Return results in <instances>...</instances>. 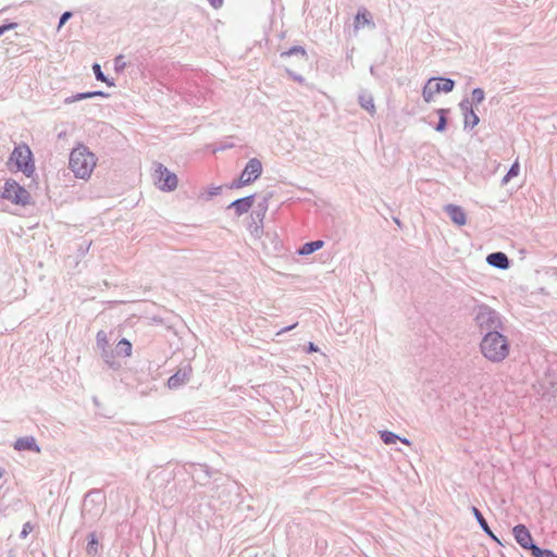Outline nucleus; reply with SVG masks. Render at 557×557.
<instances>
[{
  "label": "nucleus",
  "instance_id": "1",
  "mask_svg": "<svg viewBox=\"0 0 557 557\" xmlns=\"http://www.w3.org/2000/svg\"><path fill=\"white\" fill-rule=\"evenodd\" d=\"M509 349V342L500 331L485 333L480 343L482 355L487 360L496 363L507 358Z\"/></svg>",
  "mask_w": 557,
  "mask_h": 557
},
{
  "label": "nucleus",
  "instance_id": "2",
  "mask_svg": "<svg viewBox=\"0 0 557 557\" xmlns=\"http://www.w3.org/2000/svg\"><path fill=\"white\" fill-rule=\"evenodd\" d=\"M96 163V156L85 145H78L70 153L69 168L76 178L88 180Z\"/></svg>",
  "mask_w": 557,
  "mask_h": 557
},
{
  "label": "nucleus",
  "instance_id": "3",
  "mask_svg": "<svg viewBox=\"0 0 557 557\" xmlns=\"http://www.w3.org/2000/svg\"><path fill=\"white\" fill-rule=\"evenodd\" d=\"M474 321L481 332H496L503 329L500 314L492 307L481 304L473 308Z\"/></svg>",
  "mask_w": 557,
  "mask_h": 557
},
{
  "label": "nucleus",
  "instance_id": "4",
  "mask_svg": "<svg viewBox=\"0 0 557 557\" xmlns=\"http://www.w3.org/2000/svg\"><path fill=\"white\" fill-rule=\"evenodd\" d=\"M106 497L100 490L88 491L82 505V518L86 522H95L103 513Z\"/></svg>",
  "mask_w": 557,
  "mask_h": 557
},
{
  "label": "nucleus",
  "instance_id": "5",
  "mask_svg": "<svg viewBox=\"0 0 557 557\" xmlns=\"http://www.w3.org/2000/svg\"><path fill=\"white\" fill-rule=\"evenodd\" d=\"M9 163H14L16 170L23 172L27 177L35 172L33 152L26 144L15 146L9 158Z\"/></svg>",
  "mask_w": 557,
  "mask_h": 557
},
{
  "label": "nucleus",
  "instance_id": "6",
  "mask_svg": "<svg viewBox=\"0 0 557 557\" xmlns=\"http://www.w3.org/2000/svg\"><path fill=\"white\" fill-rule=\"evenodd\" d=\"M1 198L10 200L11 202L20 206H26L30 203L29 191L21 186L14 180H8L4 183Z\"/></svg>",
  "mask_w": 557,
  "mask_h": 557
},
{
  "label": "nucleus",
  "instance_id": "7",
  "mask_svg": "<svg viewBox=\"0 0 557 557\" xmlns=\"http://www.w3.org/2000/svg\"><path fill=\"white\" fill-rule=\"evenodd\" d=\"M455 87V81L447 77L430 78L422 90V97L425 102H431L437 92H450Z\"/></svg>",
  "mask_w": 557,
  "mask_h": 557
},
{
  "label": "nucleus",
  "instance_id": "8",
  "mask_svg": "<svg viewBox=\"0 0 557 557\" xmlns=\"http://www.w3.org/2000/svg\"><path fill=\"white\" fill-rule=\"evenodd\" d=\"M261 173H262L261 161L257 158H252L246 163L238 181L234 182L232 184V187L239 188V187L249 185L252 182H255L257 178H259Z\"/></svg>",
  "mask_w": 557,
  "mask_h": 557
},
{
  "label": "nucleus",
  "instance_id": "9",
  "mask_svg": "<svg viewBox=\"0 0 557 557\" xmlns=\"http://www.w3.org/2000/svg\"><path fill=\"white\" fill-rule=\"evenodd\" d=\"M177 176L170 172L168 168L159 163L156 168L154 184L162 191H172L177 187Z\"/></svg>",
  "mask_w": 557,
  "mask_h": 557
},
{
  "label": "nucleus",
  "instance_id": "10",
  "mask_svg": "<svg viewBox=\"0 0 557 557\" xmlns=\"http://www.w3.org/2000/svg\"><path fill=\"white\" fill-rule=\"evenodd\" d=\"M96 344L97 348L101 352V357L103 361L111 368V369H119L121 367L120 362L115 360L114 351L110 348L108 335L104 331H99L96 335Z\"/></svg>",
  "mask_w": 557,
  "mask_h": 557
},
{
  "label": "nucleus",
  "instance_id": "11",
  "mask_svg": "<svg viewBox=\"0 0 557 557\" xmlns=\"http://www.w3.org/2000/svg\"><path fill=\"white\" fill-rule=\"evenodd\" d=\"M512 534L516 542L527 550H532L536 546L533 542L532 535L524 524H517L512 529Z\"/></svg>",
  "mask_w": 557,
  "mask_h": 557
},
{
  "label": "nucleus",
  "instance_id": "12",
  "mask_svg": "<svg viewBox=\"0 0 557 557\" xmlns=\"http://www.w3.org/2000/svg\"><path fill=\"white\" fill-rule=\"evenodd\" d=\"M193 374V369L189 364L180 368L168 380V387L170 389H176L186 384Z\"/></svg>",
  "mask_w": 557,
  "mask_h": 557
},
{
  "label": "nucleus",
  "instance_id": "13",
  "mask_svg": "<svg viewBox=\"0 0 557 557\" xmlns=\"http://www.w3.org/2000/svg\"><path fill=\"white\" fill-rule=\"evenodd\" d=\"M459 107L463 114V127L465 129H472L480 122L478 114L474 112L472 108V103L469 99H462L459 103Z\"/></svg>",
  "mask_w": 557,
  "mask_h": 557
},
{
  "label": "nucleus",
  "instance_id": "14",
  "mask_svg": "<svg viewBox=\"0 0 557 557\" xmlns=\"http://www.w3.org/2000/svg\"><path fill=\"white\" fill-rule=\"evenodd\" d=\"M256 195H249L243 198H238L234 201H232L227 209H234L235 214L237 216H242L243 214L247 213L251 207L253 206Z\"/></svg>",
  "mask_w": 557,
  "mask_h": 557
},
{
  "label": "nucleus",
  "instance_id": "15",
  "mask_svg": "<svg viewBox=\"0 0 557 557\" xmlns=\"http://www.w3.org/2000/svg\"><path fill=\"white\" fill-rule=\"evenodd\" d=\"M13 448L17 451L28 450L35 454H39L41 451L40 446L37 444V441L33 435L18 437L14 442Z\"/></svg>",
  "mask_w": 557,
  "mask_h": 557
},
{
  "label": "nucleus",
  "instance_id": "16",
  "mask_svg": "<svg viewBox=\"0 0 557 557\" xmlns=\"http://www.w3.org/2000/svg\"><path fill=\"white\" fill-rule=\"evenodd\" d=\"M265 213V211L255 208L250 214L252 222L249 224V230L256 237H260L263 234V220Z\"/></svg>",
  "mask_w": 557,
  "mask_h": 557
},
{
  "label": "nucleus",
  "instance_id": "17",
  "mask_svg": "<svg viewBox=\"0 0 557 557\" xmlns=\"http://www.w3.org/2000/svg\"><path fill=\"white\" fill-rule=\"evenodd\" d=\"M444 211L448 214L450 220L458 226H462L467 223V215L465 210L457 205H446Z\"/></svg>",
  "mask_w": 557,
  "mask_h": 557
},
{
  "label": "nucleus",
  "instance_id": "18",
  "mask_svg": "<svg viewBox=\"0 0 557 557\" xmlns=\"http://www.w3.org/2000/svg\"><path fill=\"white\" fill-rule=\"evenodd\" d=\"M486 262L494 268L499 270H506L510 265V260L505 252L496 251L492 252L486 257Z\"/></svg>",
  "mask_w": 557,
  "mask_h": 557
},
{
  "label": "nucleus",
  "instance_id": "19",
  "mask_svg": "<svg viewBox=\"0 0 557 557\" xmlns=\"http://www.w3.org/2000/svg\"><path fill=\"white\" fill-rule=\"evenodd\" d=\"M471 511L475 518V520L478 521L479 525L481 527V529L483 530V532L488 536L491 537L493 541H495L498 545H503V543L500 542V540L493 533V531L491 530V528L488 527L487 524V521L485 520V518L483 517L482 512L475 507V506H472L471 507Z\"/></svg>",
  "mask_w": 557,
  "mask_h": 557
},
{
  "label": "nucleus",
  "instance_id": "20",
  "mask_svg": "<svg viewBox=\"0 0 557 557\" xmlns=\"http://www.w3.org/2000/svg\"><path fill=\"white\" fill-rule=\"evenodd\" d=\"M238 485L236 482L227 481L225 484L216 487V495L219 498L230 497L231 494H234L236 497L238 496ZM223 502H232L231 498L224 499Z\"/></svg>",
  "mask_w": 557,
  "mask_h": 557
},
{
  "label": "nucleus",
  "instance_id": "21",
  "mask_svg": "<svg viewBox=\"0 0 557 557\" xmlns=\"http://www.w3.org/2000/svg\"><path fill=\"white\" fill-rule=\"evenodd\" d=\"M358 103L362 109L369 112L372 116L375 114L374 99L371 92L362 90L358 96Z\"/></svg>",
  "mask_w": 557,
  "mask_h": 557
},
{
  "label": "nucleus",
  "instance_id": "22",
  "mask_svg": "<svg viewBox=\"0 0 557 557\" xmlns=\"http://www.w3.org/2000/svg\"><path fill=\"white\" fill-rule=\"evenodd\" d=\"M324 245L323 240H312L304 244L298 252L299 255L307 256L315 252L317 250L321 249Z\"/></svg>",
  "mask_w": 557,
  "mask_h": 557
},
{
  "label": "nucleus",
  "instance_id": "23",
  "mask_svg": "<svg viewBox=\"0 0 557 557\" xmlns=\"http://www.w3.org/2000/svg\"><path fill=\"white\" fill-rule=\"evenodd\" d=\"M448 112H449L448 109H437L436 110V113L438 114V122L434 127V129L436 132L443 133L446 129Z\"/></svg>",
  "mask_w": 557,
  "mask_h": 557
},
{
  "label": "nucleus",
  "instance_id": "24",
  "mask_svg": "<svg viewBox=\"0 0 557 557\" xmlns=\"http://www.w3.org/2000/svg\"><path fill=\"white\" fill-rule=\"evenodd\" d=\"M116 355L129 357L132 355V344L128 339L122 338L115 347Z\"/></svg>",
  "mask_w": 557,
  "mask_h": 557
},
{
  "label": "nucleus",
  "instance_id": "25",
  "mask_svg": "<svg viewBox=\"0 0 557 557\" xmlns=\"http://www.w3.org/2000/svg\"><path fill=\"white\" fill-rule=\"evenodd\" d=\"M98 547H99V542L97 540L96 533L92 532L88 535V543H87L86 552L88 555L95 556L98 554Z\"/></svg>",
  "mask_w": 557,
  "mask_h": 557
},
{
  "label": "nucleus",
  "instance_id": "26",
  "mask_svg": "<svg viewBox=\"0 0 557 557\" xmlns=\"http://www.w3.org/2000/svg\"><path fill=\"white\" fill-rule=\"evenodd\" d=\"M92 71H94V74H95L97 81L103 82L108 86H114V82L112 79H109V77L104 75V73L101 70L100 64L94 63Z\"/></svg>",
  "mask_w": 557,
  "mask_h": 557
},
{
  "label": "nucleus",
  "instance_id": "27",
  "mask_svg": "<svg viewBox=\"0 0 557 557\" xmlns=\"http://www.w3.org/2000/svg\"><path fill=\"white\" fill-rule=\"evenodd\" d=\"M292 55H300L301 58H306L307 52L302 46H293L288 50L281 52V58H288Z\"/></svg>",
  "mask_w": 557,
  "mask_h": 557
},
{
  "label": "nucleus",
  "instance_id": "28",
  "mask_svg": "<svg viewBox=\"0 0 557 557\" xmlns=\"http://www.w3.org/2000/svg\"><path fill=\"white\" fill-rule=\"evenodd\" d=\"M171 480H173V475L171 472H168V471H160L158 472L154 476H153V481H154V491H157V486H158V483L163 484V483H169Z\"/></svg>",
  "mask_w": 557,
  "mask_h": 557
},
{
  "label": "nucleus",
  "instance_id": "29",
  "mask_svg": "<svg viewBox=\"0 0 557 557\" xmlns=\"http://www.w3.org/2000/svg\"><path fill=\"white\" fill-rule=\"evenodd\" d=\"M380 437L382 442L386 445L395 444L399 440V436L397 434L387 430L380 431Z\"/></svg>",
  "mask_w": 557,
  "mask_h": 557
},
{
  "label": "nucleus",
  "instance_id": "30",
  "mask_svg": "<svg viewBox=\"0 0 557 557\" xmlns=\"http://www.w3.org/2000/svg\"><path fill=\"white\" fill-rule=\"evenodd\" d=\"M520 171V165L518 161L513 162L508 170L507 174L503 177L502 184H507L512 177L517 176Z\"/></svg>",
  "mask_w": 557,
  "mask_h": 557
},
{
  "label": "nucleus",
  "instance_id": "31",
  "mask_svg": "<svg viewBox=\"0 0 557 557\" xmlns=\"http://www.w3.org/2000/svg\"><path fill=\"white\" fill-rule=\"evenodd\" d=\"M533 557H555V553L550 549L541 548L537 545L531 550Z\"/></svg>",
  "mask_w": 557,
  "mask_h": 557
},
{
  "label": "nucleus",
  "instance_id": "32",
  "mask_svg": "<svg viewBox=\"0 0 557 557\" xmlns=\"http://www.w3.org/2000/svg\"><path fill=\"white\" fill-rule=\"evenodd\" d=\"M89 98H91V92L90 91L78 92L76 95L67 97L64 102L65 103H73V102H76V101H79V100H84V99H89Z\"/></svg>",
  "mask_w": 557,
  "mask_h": 557
},
{
  "label": "nucleus",
  "instance_id": "33",
  "mask_svg": "<svg viewBox=\"0 0 557 557\" xmlns=\"http://www.w3.org/2000/svg\"><path fill=\"white\" fill-rule=\"evenodd\" d=\"M471 96H472V102L475 103V104H479V103H481L484 100L485 92H484V90L482 88L478 87V88H474L472 90Z\"/></svg>",
  "mask_w": 557,
  "mask_h": 557
},
{
  "label": "nucleus",
  "instance_id": "34",
  "mask_svg": "<svg viewBox=\"0 0 557 557\" xmlns=\"http://www.w3.org/2000/svg\"><path fill=\"white\" fill-rule=\"evenodd\" d=\"M126 66V63L124 61V57L123 55H117L115 57L114 59V69L116 72H120V71H123Z\"/></svg>",
  "mask_w": 557,
  "mask_h": 557
},
{
  "label": "nucleus",
  "instance_id": "35",
  "mask_svg": "<svg viewBox=\"0 0 557 557\" xmlns=\"http://www.w3.org/2000/svg\"><path fill=\"white\" fill-rule=\"evenodd\" d=\"M355 22L356 24L362 22L363 24H368L370 23V18L368 17V13L364 11V12H358L357 15H356V18H355ZM358 27V25H356V28Z\"/></svg>",
  "mask_w": 557,
  "mask_h": 557
},
{
  "label": "nucleus",
  "instance_id": "36",
  "mask_svg": "<svg viewBox=\"0 0 557 557\" xmlns=\"http://www.w3.org/2000/svg\"><path fill=\"white\" fill-rule=\"evenodd\" d=\"M33 529H34V527L29 521L25 522L23 524L22 531L20 533V537L25 539L33 531Z\"/></svg>",
  "mask_w": 557,
  "mask_h": 557
},
{
  "label": "nucleus",
  "instance_id": "37",
  "mask_svg": "<svg viewBox=\"0 0 557 557\" xmlns=\"http://www.w3.org/2000/svg\"><path fill=\"white\" fill-rule=\"evenodd\" d=\"M271 195L264 196L256 206L257 209H261L263 211H268L269 208V200Z\"/></svg>",
  "mask_w": 557,
  "mask_h": 557
},
{
  "label": "nucleus",
  "instance_id": "38",
  "mask_svg": "<svg viewBox=\"0 0 557 557\" xmlns=\"http://www.w3.org/2000/svg\"><path fill=\"white\" fill-rule=\"evenodd\" d=\"M198 470L202 471L206 478L211 476L210 468L206 463H198L195 468V472H197Z\"/></svg>",
  "mask_w": 557,
  "mask_h": 557
},
{
  "label": "nucleus",
  "instance_id": "39",
  "mask_svg": "<svg viewBox=\"0 0 557 557\" xmlns=\"http://www.w3.org/2000/svg\"><path fill=\"white\" fill-rule=\"evenodd\" d=\"M71 17H72V12L66 11V12L62 13L59 18L58 28H61Z\"/></svg>",
  "mask_w": 557,
  "mask_h": 557
},
{
  "label": "nucleus",
  "instance_id": "40",
  "mask_svg": "<svg viewBox=\"0 0 557 557\" xmlns=\"http://www.w3.org/2000/svg\"><path fill=\"white\" fill-rule=\"evenodd\" d=\"M16 27H17V23H15V22H11V23L1 25L0 26V36H2L5 32H8L10 29H14Z\"/></svg>",
  "mask_w": 557,
  "mask_h": 557
},
{
  "label": "nucleus",
  "instance_id": "41",
  "mask_svg": "<svg viewBox=\"0 0 557 557\" xmlns=\"http://www.w3.org/2000/svg\"><path fill=\"white\" fill-rule=\"evenodd\" d=\"M318 350H319V348H318V346H317L315 344H313L312 342H309V343H308V346H307V348H306V351H307L308 354L315 352V351H318Z\"/></svg>",
  "mask_w": 557,
  "mask_h": 557
},
{
  "label": "nucleus",
  "instance_id": "42",
  "mask_svg": "<svg viewBox=\"0 0 557 557\" xmlns=\"http://www.w3.org/2000/svg\"><path fill=\"white\" fill-rule=\"evenodd\" d=\"M90 92H91V98H95V97L107 98L109 96L107 92L101 91V90L90 91Z\"/></svg>",
  "mask_w": 557,
  "mask_h": 557
},
{
  "label": "nucleus",
  "instance_id": "43",
  "mask_svg": "<svg viewBox=\"0 0 557 557\" xmlns=\"http://www.w3.org/2000/svg\"><path fill=\"white\" fill-rule=\"evenodd\" d=\"M296 326H297V323H294V324H292V325H288V326H286V327H283V329H281V330L277 332V335L284 334V333H286V332H288V331H290V330L295 329Z\"/></svg>",
  "mask_w": 557,
  "mask_h": 557
},
{
  "label": "nucleus",
  "instance_id": "44",
  "mask_svg": "<svg viewBox=\"0 0 557 557\" xmlns=\"http://www.w3.org/2000/svg\"><path fill=\"white\" fill-rule=\"evenodd\" d=\"M209 3L214 8V9H219L222 7L223 4V0H208Z\"/></svg>",
  "mask_w": 557,
  "mask_h": 557
},
{
  "label": "nucleus",
  "instance_id": "45",
  "mask_svg": "<svg viewBox=\"0 0 557 557\" xmlns=\"http://www.w3.org/2000/svg\"><path fill=\"white\" fill-rule=\"evenodd\" d=\"M220 190H221V187H214V188H212V190H210V195L211 196L219 195Z\"/></svg>",
  "mask_w": 557,
  "mask_h": 557
},
{
  "label": "nucleus",
  "instance_id": "46",
  "mask_svg": "<svg viewBox=\"0 0 557 557\" xmlns=\"http://www.w3.org/2000/svg\"><path fill=\"white\" fill-rule=\"evenodd\" d=\"M398 441H400L403 444H406V445H408V446H409V445H411V442H410L408 438H406V437H400V436H399V440H398Z\"/></svg>",
  "mask_w": 557,
  "mask_h": 557
},
{
  "label": "nucleus",
  "instance_id": "47",
  "mask_svg": "<svg viewBox=\"0 0 557 557\" xmlns=\"http://www.w3.org/2000/svg\"><path fill=\"white\" fill-rule=\"evenodd\" d=\"M293 78H294L295 81H297V82H302V81H304L302 76H300V75H296V74H294V75H293Z\"/></svg>",
  "mask_w": 557,
  "mask_h": 557
},
{
  "label": "nucleus",
  "instance_id": "48",
  "mask_svg": "<svg viewBox=\"0 0 557 557\" xmlns=\"http://www.w3.org/2000/svg\"><path fill=\"white\" fill-rule=\"evenodd\" d=\"M5 469L0 467V479L4 475Z\"/></svg>",
  "mask_w": 557,
  "mask_h": 557
},
{
  "label": "nucleus",
  "instance_id": "49",
  "mask_svg": "<svg viewBox=\"0 0 557 557\" xmlns=\"http://www.w3.org/2000/svg\"><path fill=\"white\" fill-rule=\"evenodd\" d=\"M8 557H16L14 554L10 553Z\"/></svg>",
  "mask_w": 557,
  "mask_h": 557
},
{
  "label": "nucleus",
  "instance_id": "50",
  "mask_svg": "<svg viewBox=\"0 0 557 557\" xmlns=\"http://www.w3.org/2000/svg\"><path fill=\"white\" fill-rule=\"evenodd\" d=\"M395 222H396V224H398V225L400 224V222H399V220H398V219H395Z\"/></svg>",
  "mask_w": 557,
  "mask_h": 557
},
{
  "label": "nucleus",
  "instance_id": "51",
  "mask_svg": "<svg viewBox=\"0 0 557 557\" xmlns=\"http://www.w3.org/2000/svg\"><path fill=\"white\" fill-rule=\"evenodd\" d=\"M555 557H557V554H555Z\"/></svg>",
  "mask_w": 557,
  "mask_h": 557
}]
</instances>
